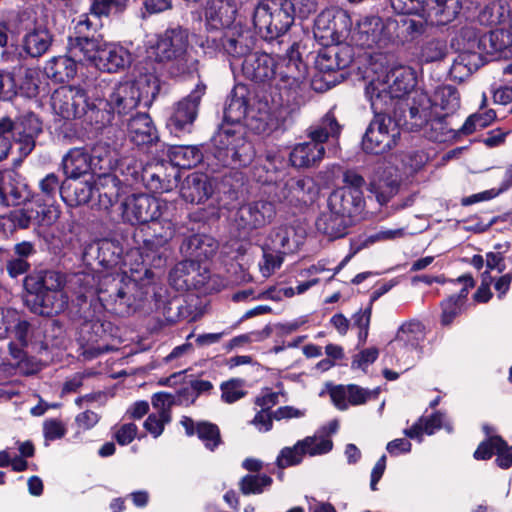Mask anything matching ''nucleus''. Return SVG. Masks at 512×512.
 <instances>
[{
    "mask_svg": "<svg viewBox=\"0 0 512 512\" xmlns=\"http://www.w3.org/2000/svg\"><path fill=\"white\" fill-rule=\"evenodd\" d=\"M59 210L55 206L34 209L32 206H25L14 209L3 216L4 226L8 235H12L18 229H27L34 223L50 225L59 217Z\"/></svg>",
    "mask_w": 512,
    "mask_h": 512,
    "instance_id": "ddd939ff",
    "label": "nucleus"
},
{
    "mask_svg": "<svg viewBox=\"0 0 512 512\" xmlns=\"http://www.w3.org/2000/svg\"><path fill=\"white\" fill-rule=\"evenodd\" d=\"M144 167L134 157H123L118 160L115 158L114 168L112 171L119 172L125 176V181L128 182L129 178L138 181L140 179L141 171Z\"/></svg>",
    "mask_w": 512,
    "mask_h": 512,
    "instance_id": "6e6d98bb",
    "label": "nucleus"
},
{
    "mask_svg": "<svg viewBox=\"0 0 512 512\" xmlns=\"http://www.w3.org/2000/svg\"><path fill=\"white\" fill-rule=\"evenodd\" d=\"M352 223L348 218L327 208L319 214L315 226L318 232L334 240L344 237Z\"/></svg>",
    "mask_w": 512,
    "mask_h": 512,
    "instance_id": "c85d7f7f",
    "label": "nucleus"
},
{
    "mask_svg": "<svg viewBox=\"0 0 512 512\" xmlns=\"http://www.w3.org/2000/svg\"><path fill=\"white\" fill-rule=\"evenodd\" d=\"M391 7L398 14H415L430 19L437 25L452 22L459 14L461 0H390Z\"/></svg>",
    "mask_w": 512,
    "mask_h": 512,
    "instance_id": "0eeeda50",
    "label": "nucleus"
},
{
    "mask_svg": "<svg viewBox=\"0 0 512 512\" xmlns=\"http://www.w3.org/2000/svg\"><path fill=\"white\" fill-rule=\"evenodd\" d=\"M496 118L494 110H488L484 113H475L470 115L464 124L460 127L461 134L469 135L479 129H483L490 125Z\"/></svg>",
    "mask_w": 512,
    "mask_h": 512,
    "instance_id": "5fc2aeb1",
    "label": "nucleus"
},
{
    "mask_svg": "<svg viewBox=\"0 0 512 512\" xmlns=\"http://www.w3.org/2000/svg\"><path fill=\"white\" fill-rule=\"evenodd\" d=\"M446 116L447 115L439 116L431 120L428 125L429 131L428 129L425 131L429 139L436 142H446L461 134L460 128L455 130L449 126Z\"/></svg>",
    "mask_w": 512,
    "mask_h": 512,
    "instance_id": "09e8293b",
    "label": "nucleus"
},
{
    "mask_svg": "<svg viewBox=\"0 0 512 512\" xmlns=\"http://www.w3.org/2000/svg\"><path fill=\"white\" fill-rule=\"evenodd\" d=\"M290 73L292 72V66L295 67L296 73L292 75L293 83H290V91L293 89L297 97H295L296 105L299 107L301 104L305 103L306 95L309 93V82L307 79L308 76V67L302 61L299 56V53L294 50V45L290 47Z\"/></svg>",
    "mask_w": 512,
    "mask_h": 512,
    "instance_id": "72a5a7b5",
    "label": "nucleus"
},
{
    "mask_svg": "<svg viewBox=\"0 0 512 512\" xmlns=\"http://www.w3.org/2000/svg\"><path fill=\"white\" fill-rule=\"evenodd\" d=\"M40 190L48 199H53L58 193L61 195L64 184L60 185L59 178L51 173L40 181Z\"/></svg>",
    "mask_w": 512,
    "mask_h": 512,
    "instance_id": "338daca9",
    "label": "nucleus"
},
{
    "mask_svg": "<svg viewBox=\"0 0 512 512\" xmlns=\"http://www.w3.org/2000/svg\"><path fill=\"white\" fill-rule=\"evenodd\" d=\"M198 437L205 443V446L213 450L220 443V433L216 425L202 422L197 425Z\"/></svg>",
    "mask_w": 512,
    "mask_h": 512,
    "instance_id": "680f3d73",
    "label": "nucleus"
},
{
    "mask_svg": "<svg viewBox=\"0 0 512 512\" xmlns=\"http://www.w3.org/2000/svg\"><path fill=\"white\" fill-rule=\"evenodd\" d=\"M347 16L342 11L325 10L315 19V27L324 34L321 37H333L338 33V23H345Z\"/></svg>",
    "mask_w": 512,
    "mask_h": 512,
    "instance_id": "de8ad7c7",
    "label": "nucleus"
},
{
    "mask_svg": "<svg viewBox=\"0 0 512 512\" xmlns=\"http://www.w3.org/2000/svg\"><path fill=\"white\" fill-rule=\"evenodd\" d=\"M213 192L208 177L204 174L189 175L181 188V196L186 202L200 204L207 200Z\"/></svg>",
    "mask_w": 512,
    "mask_h": 512,
    "instance_id": "473e14b6",
    "label": "nucleus"
},
{
    "mask_svg": "<svg viewBox=\"0 0 512 512\" xmlns=\"http://www.w3.org/2000/svg\"><path fill=\"white\" fill-rule=\"evenodd\" d=\"M405 106L408 107V114H404V118L406 122L410 121L411 128L426 127L428 129V125L433 119L431 100L427 96L421 95L418 101H414L411 105L406 103Z\"/></svg>",
    "mask_w": 512,
    "mask_h": 512,
    "instance_id": "e433bc0d",
    "label": "nucleus"
},
{
    "mask_svg": "<svg viewBox=\"0 0 512 512\" xmlns=\"http://www.w3.org/2000/svg\"><path fill=\"white\" fill-rule=\"evenodd\" d=\"M42 131L41 122L32 113L23 115L16 121L15 136L19 152L27 156L35 146V138Z\"/></svg>",
    "mask_w": 512,
    "mask_h": 512,
    "instance_id": "b1692460",
    "label": "nucleus"
},
{
    "mask_svg": "<svg viewBox=\"0 0 512 512\" xmlns=\"http://www.w3.org/2000/svg\"><path fill=\"white\" fill-rule=\"evenodd\" d=\"M147 57L158 63L173 62L179 70L186 71L193 63L189 55V33L182 27L167 29L149 41Z\"/></svg>",
    "mask_w": 512,
    "mask_h": 512,
    "instance_id": "39448f33",
    "label": "nucleus"
},
{
    "mask_svg": "<svg viewBox=\"0 0 512 512\" xmlns=\"http://www.w3.org/2000/svg\"><path fill=\"white\" fill-rule=\"evenodd\" d=\"M235 11L228 4L220 0L212 1L208 3V6L205 10L206 17V25L211 30H220L222 28H226L223 32H220L219 35L208 36L206 39L207 48H212L215 51H223V49H216L212 44L211 39L213 38H223L224 34L229 29H236L238 32H241L236 26L229 27V25L233 21V15Z\"/></svg>",
    "mask_w": 512,
    "mask_h": 512,
    "instance_id": "dca6fc26",
    "label": "nucleus"
},
{
    "mask_svg": "<svg viewBox=\"0 0 512 512\" xmlns=\"http://www.w3.org/2000/svg\"><path fill=\"white\" fill-rule=\"evenodd\" d=\"M72 52L85 63L104 72H118L128 68L133 57L131 52L118 43H109L100 37L81 36Z\"/></svg>",
    "mask_w": 512,
    "mask_h": 512,
    "instance_id": "20e7f679",
    "label": "nucleus"
},
{
    "mask_svg": "<svg viewBox=\"0 0 512 512\" xmlns=\"http://www.w3.org/2000/svg\"><path fill=\"white\" fill-rule=\"evenodd\" d=\"M290 194L301 207H308L317 199L319 188L311 177H304L296 181L290 189Z\"/></svg>",
    "mask_w": 512,
    "mask_h": 512,
    "instance_id": "49530a36",
    "label": "nucleus"
},
{
    "mask_svg": "<svg viewBox=\"0 0 512 512\" xmlns=\"http://www.w3.org/2000/svg\"><path fill=\"white\" fill-rule=\"evenodd\" d=\"M398 180L391 173L388 176L380 175V168L376 171L370 182V191L375 194L377 201L383 205L398 191Z\"/></svg>",
    "mask_w": 512,
    "mask_h": 512,
    "instance_id": "37998d69",
    "label": "nucleus"
},
{
    "mask_svg": "<svg viewBox=\"0 0 512 512\" xmlns=\"http://www.w3.org/2000/svg\"><path fill=\"white\" fill-rule=\"evenodd\" d=\"M363 205V192L354 189L337 188L331 192L327 199V208L334 210V213H339L352 222L353 218L362 211Z\"/></svg>",
    "mask_w": 512,
    "mask_h": 512,
    "instance_id": "f3484780",
    "label": "nucleus"
},
{
    "mask_svg": "<svg viewBox=\"0 0 512 512\" xmlns=\"http://www.w3.org/2000/svg\"><path fill=\"white\" fill-rule=\"evenodd\" d=\"M123 249L117 241L102 239L85 245L83 260L90 263L97 261L104 267H112L120 262Z\"/></svg>",
    "mask_w": 512,
    "mask_h": 512,
    "instance_id": "aec40b11",
    "label": "nucleus"
},
{
    "mask_svg": "<svg viewBox=\"0 0 512 512\" xmlns=\"http://www.w3.org/2000/svg\"><path fill=\"white\" fill-rule=\"evenodd\" d=\"M140 180L154 193L169 192L177 187L179 182L178 170L163 162L148 164L141 171Z\"/></svg>",
    "mask_w": 512,
    "mask_h": 512,
    "instance_id": "4468645a",
    "label": "nucleus"
},
{
    "mask_svg": "<svg viewBox=\"0 0 512 512\" xmlns=\"http://www.w3.org/2000/svg\"><path fill=\"white\" fill-rule=\"evenodd\" d=\"M140 101L134 86L130 82H124L115 85L106 103L112 112L126 115L134 110Z\"/></svg>",
    "mask_w": 512,
    "mask_h": 512,
    "instance_id": "393cba45",
    "label": "nucleus"
},
{
    "mask_svg": "<svg viewBox=\"0 0 512 512\" xmlns=\"http://www.w3.org/2000/svg\"><path fill=\"white\" fill-rule=\"evenodd\" d=\"M127 133L130 140L138 146L150 145L158 139L157 130L146 113H138L129 119Z\"/></svg>",
    "mask_w": 512,
    "mask_h": 512,
    "instance_id": "c756f323",
    "label": "nucleus"
},
{
    "mask_svg": "<svg viewBox=\"0 0 512 512\" xmlns=\"http://www.w3.org/2000/svg\"><path fill=\"white\" fill-rule=\"evenodd\" d=\"M288 163L283 156L268 153L263 168L267 171V177L264 182L272 183L281 179L280 174L285 175V169Z\"/></svg>",
    "mask_w": 512,
    "mask_h": 512,
    "instance_id": "13d9d810",
    "label": "nucleus"
},
{
    "mask_svg": "<svg viewBox=\"0 0 512 512\" xmlns=\"http://www.w3.org/2000/svg\"><path fill=\"white\" fill-rule=\"evenodd\" d=\"M250 104L248 92L244 86H236L224 109V119L231 124H239L242 120L250 116Z\"/></svg>",
    "mask_w": 512,
    "mask_h": 512,
    "instance_id": "7c9ffc66",
    "label": "nucleus"
},
{
    "mask_svg": "<svg viewBox=\"0 0 512 512\" xmlns=\"http://www.w3.org/2000/svg\"><path fill=\"white\" fill-rule=\"evenodd\" d=\"M30 196L23 178L14 171H0V203L5 206L18 205Z\"/></svg>",
    "mask_w": 512,
    "mask_h": 512,
    "instance_id": "4be33fe9",
    "label": "nucleus"
},
{
    "mask_svg": "<svg viewBox=\"0 0 512 512\" xmlns=\"http://www.w3.org/2000/svg\"><path fill=\"white\" fill-rule=\"evenodd\" d=\"M216 49L223 51L232 57L231 67L234 68L244 57L241 63L242 73L254 82L265 83L279 75L280 80L285 84L286 76L282 72H278L279 62L267 53H250L252 40L250 33L238 32L236 29H229L225 32L224 37L211 39Z\"/></svg>",
    "mask_w": 512,
    "mask_h": 512,
    "instance_id": "f03ea898",
    "label": "nucleus"
},
{
    "mask_svg": "<svg viewBox=\"0 0 512 512\" xmlns=\"http://www.w3.org/2000/svg\"><path fill=\"white\" fill-rule=\"evenodd\" d=\"M154 234L152 239L147 240L146 244L151 247H164L175 235V227L170 220H163L154 223Z\"/></svg>",
    "mask_w": 512,
    "mask_h": 512,
    "instance_id": "864d4df0",
    "label": "nucleus"
},
{
    "mask_svg": "<svg viewBox=\"0 0 512 512\" xmlns=\"http://www.w3.org/2000/svg\"><path fill=\"white\" fill-rule=\"evenodd\" d=\"M193 261H182L178 263L169 274L170 284L177 290H183L188 287V273L190 269H194Z\"/></svg>",
    "mask_w": 512,
    "mask_h": 512,
    "instance_id": "052dcab7",
    "label": "nucleus"
},
{
    "mask_svg": "<svg viewBox=\"0 0 512 512\" xmlns=\"http://www.w3.org/2000/svg\"><path fill=\"white\" fill-rule=\"evenodd\" d=\"M152 404L157 413L148 416L144 422V427L153 437L157 438L163 433L165 425L171 420L172 398L167 393H157L152 398Z\"/></svg>",
    "mask_w": 512,
    "mask_h": 512,
    "instance_id": "a878e982",
    "label": "nucleus"
},
{
    "mask_svg": "<svg viewBox=\"0 0 512 512\" xmlns=\"http://www.w3.org/2000/svg\"><path fill=\"white\" fill-rule=\"evenodd\" d=\"M448 52L447 43L442 39H431L426 41L420 51V58L426 63L442 60Z\"/></svg>",
    "mask_w": 512,
    "mask_h": 512,
    "instance_id": "603ef678",
    "label": "nucleus"
},
{
    "mask_svg": "<svg viewBox=\"0 0 512 512\" xmlns=\"http://www.w3.org/2000/svg\"><path fill=\"white\" fill-rule=\"evenodd\" d=\"M216 248L217 245L214 239L199 234L188 237L181 246V249L189 256L197 259L210 257L215 252Z\"/></svg>",
    "mask_w": 512,
    "mask_h": 512,
    "instance_id": "79ce46f5",
    "label": "nucleus"
},
{
    "mask_svg": "<svg viewBox=\"0 0 512 512\" xmlns=\"http://www.w3.org/2000/svg\"><path fill=\"white\" fill-rule=\"evenodd\" d=\"M476 44L488 54L501 53L512 45V37L510 32L496 29L482 36Z\"/></svg>",
    "mask_w": 512,
    "mask_h": 512,
    "instance_id": "c03bdc74",
    "label": "nucleus"
},
{
    "mask_svg": "<svg viewBox=\"0 0 512 512\" xmlns=\"http://www.w3.org/2000/svg\"><path fill=\"white\" fill-rule=\"evenodd\" d=\"M94 191L95 185L90 181L73 179V181L67 184L64 183L61 197L63 200L68 201L70 205H82L90 201Z\"/></svg>",
    "mask_w": 512,
    "mask_h": 512,
    "instance_id": "ea45409f",
    "label": "nucleus"
},
{
    "mask_svg": "<svg viewBox=\"0 0 512 512\" xmlns=\"http://www.w3.org/2000/svg\"><path fill=\"white\" fill-rule=\"evenodd\" d=\"M463 305L454 296L442 302V324L449 325L462 311Z\"/></svg>",
    "mask_w": 512,
    "mask_h": 512,
    "instance_id": "774afa93",
    "label": "nucleus"
},
{
    "mask_svg": "<svg viewBox=\"0 0 512 512\" xmlns=\"http://www.w3.org/2000/svg\"><path fill=\"white\" fill-rule=\"evenodd\" d=\"M325 155V147L315 140L309 139L298 143L290 152V164L299 168L313 167L321 162Z\"/></svg>",
    "mask_w": 512,
    "mask_h": 512,
    "instance_id": "cd10ccee",
    "label": "nucleus"
},
{
    "mask_svg": "<svg viewBox=\"0 0 512 512\" xmlns=\"http://www.w3.org/2000/svg\"><path fill=\"white\" fill-rule=\"evenodd\" d=\"M51 106L55 114L65 120L81 118L88 109L93 108L86 91L79 86H61L56 89L51 96Z\"/></svg>",
    "mask_w": 512,
    "mask_h": 512,
    "instance_id": "f8f14e48",
    "label": "nucleus"
},
{
    "mask_svg": "<svg viewBox=\"0 0 512 512\" xmlns=\"http://www.w3.org/2000/svg\"><path fill=\"white\" fill-rule=\"evenodd\" d=\"M390 111H374L375 116L362 138V149L373 155L390 151L400 138V126L388 114Z\"/></svg>",
    "mask_w": 512,
    "mask_h": 512,
    "instance_id": "6e6552de",
    "label": "nucleus"
},
{
    "mask_svg": "<svg viewBox=\"0 0 512 512\" xmlns=\"http://www.w3.org/2000/svg\"><path fill=\"white\" fill-rule=\"evenodd\" d=\"M165 205V202L154 196L132 194L121 203V216L124 222L132 225L156 222Z\"/></svg>",
    "mask_w": 512,
    "mask_h": 512,
    "instance_id": "9d476101",
    "label": "nucleus"
},
{
    "mask_svg": "<svg viewBox=\"0 0 512 512\" xmlns=\"http://www.w3.org/2000/svg\"><path fill=\"white\" fill-rule=\"evenodd\" d=\"M222 399L226 403H234L245 396L243 381L231 379L221 385Z\"/></svg>",
    "mask_w": 512,
    "mask_h": 512,
    "instance_id": "e2e57ef3",
    "label": "nucleus"
},
{
    "mask_svg": "<svg viewBox=\"0 0 512 512\" xmlns=\"http://www.w3.org/2000/svg\"><path fill=\"white\" fill-rule=\"evenodd\" d=\"M91 163L90 153L81 147L69 150L62 160L64 173L71 179H78L81 175L92 171Z\"/></svg>",
    "mask_w": 512,
    "mask_h": 512,
    "instance_id": "f704fd0d",
    "label": "nucleus"
},
{
    "mask_svg": "<svg viewBox=\"0 0 512 512\" xmlns=\"http://www.w3.org/2000/svg\"><path fill=\"white\" fill-rule=\"evenodd\" d=\"M92 158V171L94 173L101 172V174L107 173L106 171H112L114 168L115 157L113 152L105 145L98 144L90 153Z\"/></svg>",
    "mask_w": 512,
    "mask_h": 512,
    "instance_id": "3c124183",
    "label": "nucleus"
},
{
    "mask_svg": "<svg viewBox=\"0 0 512 512\" xmlns=\"http://www.w3.org/2000/svg\"><path fill=\"white\" fill-rule=\"evenodd\" d=\"M65 276L49 270L29 274L24 278L26 304L31 311L51 316L64 311L68 306V295L64 291Z\"/></svg>",
    "mask_w": 512,
    "mask_h": 512,
    "instance_id": "7ed1b4c3",
    "label": "nucleus"
},
{
    "mask_svg": "<svg viewBox=\"0 0 512 512\" xmlns=\"http://www.w3.org/2000/svg\"><path fill=\"white\" fill-rule=\"evenodd\" d=\"M121 186L122 181L115 173L100 174L95 182V190L98 192V208L108 211L117 201Z\"/></svg>",
    "mask_w": 512,
    "mask_h": 512,
    "instance_id": "2f4dec72",
    "label": "nucleus"
},
{
    "mask_svg": "<svg viewBox=\"0 0 512 512\" xmlns=\"http://www.w3.org/2000/svg\"><path fill=\"white\" fill-rule=\"evenodd\" d=\"M52 42L49 31L37 28L28 32L23 39V48L31 57H39L47 52Z\"/></svg>",
    "mask_w": 512,
    "mask_h": 512,
    "instance_id": "a19ab883",
    "label": "nucleus"
},
{
    "mask_svg": "<svg viewBox=\"0 0 512 512\" xmlns=\"http://www.w3.org/2000/svg\"><path fill=\"white\" fill-rule=\"evenodd\" d=\"M80 39L81 36L69 37L68 55L53 57L46 63L44 71L49 78L64 82L75 76L77 63H85L84 59L80 56H75L72 52V49Z\"/></svg>",
    "mask_w": 512,
    "mask_h": 512,
    "instance_id": "6ab92c4d",
    "label": "nucleus"
},
{
    "mask_svg": "<svg viewBox=\"0 0 512 512\" xmlns=\"http://www.w3.org/2000/svg\"><path fill=\"white\" fill-rule=\"evenodd\" d=\"M134 86L140 100L150 101L159 93V79L155 73L140 74L134 81L130 82Z\"/></svg>",
    "mask_w": 512,
    "mask_h": 512,
    "instance_id": "8fccbe9b",
    "label": "nucleus"
},
{
    "mask_svg": "<svg viewBox=\"0 0 512 512\" xmlns=\"http://www.w3.org/2000/svg\"><path fill=\"white\" fill-rule=\"evenodd\" d=\"M169 158L173 167L190 169L203 160V153L195 145H174L169 150Z\"/></svg>",
    "mask_w": 512,
    "mask_h": 512,
    "instance_id": "4c0bfd02",
    "label": "nucleus"
},
{
    "mask_svg": "<svg viewBox=\"0 0 512 512\" xmlns=\"http://www.w3.org/2000/svg\"><path fill=\"white\" fill-rule=\"evenodd\" d=\"M274 215L275 207L272 203L259 201L242 205L234 221L239 230L249 232L270 222Z\"/></svg>",
    "mask_w": 512,
    "mask_h": 512,
    "instance_id": "2eb2a0df",
    "label": "nucleus"
},
{
    "mask_svg": "<svg viewBox=\"0 0 512 512\" xmlns=\"http://www.w3.org/2000/svg\"><path fill=\"white\" fill-rule=\"evenodd\" d=\"M352 62V49L347 45H332L321 49L315 65L320 72L327 73L345 69Z\"/></svg>",
    "mask_w": 512,
    "mask_h": 512,
    "instance_id": "5701e85b",
    "label": "nucleus"
},
{
    "mask_svg": "<svg viewBox=\"0 0 512 512\" xmlns=\"http://www.w3.org/2000/svg\"><path fill=\"white\" fill-rule=\"evenodd\" d=\"M282 14L287 15L286 11L274 14L271 12L269 3L260 2L254 10V26L264 38L270 40L278 38L288 31V24L281 21Z\"/></svg>",
    "mask_w": 512,
    "mask_h": 512,
    "instance_id": "a211bd4d",
    "label": "nucleus"
},
{
    "mask_svg": "<svg viewBox=\"0 0 512 512\" xmlns=\"http://www.w3.org/2000/svg\"><path fill=\"white\" fill-rule=\"evenodd\" d=\"M271 482L272 479L265 474L246 475L240 481V489L245 495L260 494Z\"/></svg>",
    "mask_w": 512,
    "mask_h": 512,
    "instance_id": "4d7b16f0",
    "label": "nucleus"
},
{
    "mask_svg": "<svg viewBox=\"0 0 512 512\" xmlns=\"http://www.w3.org/2000/svg\"><path fill=\"white\" fill-rule=\"evenodd\" d=\"M136 287V282L128 277L114 278L109 289L106 291L99 290V299L101 301H113L119 306V312L128 313L131 309L135 308L132 292Z\"/></svg>",
    "mask_w": 512,
    "mask_h": 512,
    "instance_id": "412c9836",
    "label": "nucleus"
},
{
    "mask_svg": "<svg viewBox=\"0 0 512 512\" xmlns=\"http://www.w3.org/2000/svg\"><path fill=\"white\" fill-rule=\"evenodd\" d=\"M432 107H439L445 115L454 113L460 107V97L457 89L451 85L439 86L431 100Z\"/></svg>",
    "mask_w": 512,
    "mask_h": 512,
    "instance_id": "a18cd8bd",
    "label": "nucleus"
},
{
    "mask_svg": "<svg viewBox=\"0 0 512 512\" xmlns=\"http://www.w3.org/2000/svg\"><path fill=\"white\" fill-rule=\"evenodd\" d=\"M387 64L386 57L378 56L370 63L367 70L368 84L365 94L373 111H391L397 106L401 109L403 98L416 85L415 71L409 66Z\"/></svg>",
    "mask_w": 512,
    "mask_h": 512,
    "instance_id": "f257e3e1",
    "label": "nucleus"
},
{
    "mask_svg": "<svg viewBox=\"0 0 512 512\" xmlns=\"http://www.w3.org/2000/svg\"><path fill=\"white\" fill-rule=\"evenodd\" d=\"M424 338V326L418 320H410L403 323L396 334L394 343L410 350L418 348Z\"/></svg>",
    "mask_w": 512,
    "mask_h": 512,
    "instance_id": "58836bf2",
    "label": "nucleus"
},
{
    "mask_svg": "<svg viewBox=\"0 0 512 512\" xmlns=\"http://www.w3.org/2000/svg\"><path fill=\"white\" fill-rule=\"evenodd\" d=\"M20 343L21 347L27 346L33 339V330L26 320H22L17 313V321L10 330Z\"/></svg>",
    "mask_w": 512,
    "mask_h": 512,
    "instance_id": "69168bd1",
    "label": "nucleus"
},
{
    "mask_svg": "<svg viewBox=\"0 0 512 512\" xmlns=\"http://www.w3.org/2000/svg\"><path fill=\"white\" fill-rule=\"evenodd\" d=\"M397 25L395 18L365 16L358 21L353 37L363 48L384 49L400 37L398 33L395 34Z\"/></svg>",
    "mask_w": 512,
    "mask_h": 512,
    "instance_id": "1a4fd4ad",
    "label": "nucleus"
},
{
    "mask_svg": "<svg viewBox=\"0 0 512 512\" xmlns=\"http://www.w3.org/2000/svg\"><path fill=\"white\" fill-rule=\"evenodd\" d=\"M205 85L198 84L186 97L178 101L172 108L167 120L170 133L179 137L192 131L193 123L197 118L200 101L205 94Z\"/></svg>",
    "mask_w": 512,
    "mask_h": 512,
    "instance_id": "9b49d317",
    "label": "nucleus"
},
{
    "mask_svg": "<svg viewBox=\"0 0 512 512\" xmlns=\"http://www.w3.org/2000/svg\"><path fill=\"white\" fill-rule=\"evenodd\" d=\"M492 444L497 455V465L503 469L509 468L512 465V446H508L499 436L492 437Z\"/></svg>",
    "mask_w": 512,
    "mask_h": 512,
    "instance_id": "0e129e2a",
    "label": "nucleus"
},
{
    "mask_svg": "<svg viewBox=\"0 0 512 512\" xmlns=\"http://www.w3.org/2000/svg\"><path fill=\"white\" fill-rule=\"evenodd\" d=\"M215 156L225 166H246L254 158V148L241 126L225 125L213 136Z\"/></svg>",
    "mask_w": 512,
    "mask_h": 512,
    "instance_id": "423d86ee",
    "label": "nucleus"
},
{
    "mask_svg": "<svg viewBox=\"0 0 512 512\" xmlns=\"http://www.w3.org/2000/svg\"><path fill=\"white\" fill-rule=\"evenodd\" d=\"M397 28L395 34H399V40L404 41L408 37L413 39L421 35L425 30V24L423 21L414 20L406 17H401L399 20L396 19Z\"/></svg>",
    "mask_w": 512,
    "mask_h": 512,
    "instance_id": "bf43d9fd",
    "label": "nucleus"
},
{
    "mask_svg": "<svg viewBox=\"0 0 512 512\" xmlns=\"http://www.w3.org/2000/svg\"><path fill=\"white\" fill-rule=\"evenodd\" d=\"M332 448V440L324 435L315 434L306 437L290 448V466L300 463L302 456L305 454L310 456L323 455L330 452Z\"/></svg>",
    "mask_w": 512,
    "mask_h": 512,
    "instance_id": "bb28decb",
    "label": "nucleus"
},
{
    "mask_svg": "<svg viewBox=\"0 0 512 512\" xmlns=\"http://www.w3.org/2000/svg\"><path fill=\"white\" fill-rule=\"evenodd\" d=\"M341 131L342 126L330 110L316 124L308 128L307 135L309 139L315 140L324 146L328 140L338 139Z\"/></svg>",
    "mask_w": 512,
    "mask_h": 512,
    "instance_id": "c9c22d12",
    "label": "nucleus"
}]
</instances>
